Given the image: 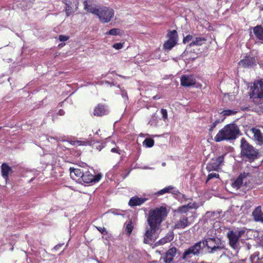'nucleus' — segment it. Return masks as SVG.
<instances>
[{
	"mask_svg": "<svg viewBox=\"0 0 263 263\" xmlns=\"http://www.w3.org/2000/svg\"><path fill=\"white\" fill-rule=\"evenodd\" d=\"M166 215V209L163 207L156 209L149 212L147 222L149 227L146 228L144 235L145 243L149 244L154 240V235L160 229L161 223Z\"/></svg>",
	"mask_w": 263,
	"mask_h": 263,
	"instance_id": "nucleus-1",
	"label": "nucleus"
},
{
	"mask_svg": "<svg viewBox=\"0 0 263 263\" xmlns=\"http://www.w3.org/2000/svg\"><path fill=\"white\" fill-rule=\"evenodd\" d=\"M190 208L187 205L181 206L178 209L179 219L175 225L176 229H184L192 223L194 216L192 213L189 212Z\"/></svg>",
	"mask_w": 263,
	"mask_h": 263,
	"instance_id": "nucleus-2",
	"label": "nucleus"
},
{
	"mask_svg": "<svg viewBox=\"0 0 263 263\" xmlns=\"http://www.w3.org/2000/svg\"><path fill=\"white\" fill-rule=\"evenodd\" d=\"M238 133V128L235 124H228L219 131L215 137L214 140L219 142L224 140H233L236 138Z\"/></svg>",
	"mask_w": 263,
	"mask_h": 263,
	"instance_id": "nucleus-3",
	"label": "nucleus"
},
{
	"mask_svg": "<svg viewBox=\"0 0 263 263\" xmlns=\"http://www.w3.org/2000/svg\"><path fill=\"white\" fill-rule=\"evenodd\" d=\"M250 99L256 104H263V80L255 81L250 86Z\"/></svg>",
	"mask_w": 263,
	"mask_h": 263,
	"instance_id": "nucleus-4",
	"label": "nucleus"
},
{
	"mask_svg": "<svg viewBox=\"0 0 263 263\" xmlns=\"http://www.w3.org/2000/svg\"><path fill=\"white\" fill-rule=\"evenodd\" d=\"M204 248V244L201 241H199L193 246H191L184 252L182 258L183 260L190 261L193 256H199L202 249Z\"/></svg>",
	"mask_w": 263,
	"mask_h": 263,
	"instance_id": "nucleus-5",
	"label": "nucleus"
},
{
	"mask_svg": "<svg viewBox=\"0 0 263 263\" xmlns=\"http://www.w3.org/2000/svg\"><path fill=\"white\" fill-rule=\"evenodd\" d=\"M101 23H108L113 18L114 11L112 8L105 6L99 7L97 15Z\"/></svg>",
	"mask_w": 263,
	"mask_h": 263,
	"instance_id": "nucleus-6",
	"label": "nucleus"
},
{
	"mask_svg": "<svg viewBox=\"0 0 263 263\" xmlns=\"http://www.w3.org/2000/svg\"><path fill=\"white\" fill-rule=\"evenodd\" d=\"M201 241L204 243V247H207L208 249H211L209 251L210 253H213L214 251L224 249V245L219 239L209 238Z\"/></svg>",
	"mask_w": 263,
	"mask_h": 263,
	"instance_id": "nucleus-7",
	"label": "nucleus"
},
{
	"mask_svg": "<svg viewBox=\"0 0 263 263\" xmlns=\"http://www.w3.org/2000/svg\"><path fill=\"white\" fill-rule=\"evenodd\" d=\"M245 231H231L227 233V237L229 238V244L233 249H237L238 246V239L244 234Z\"/></svg>",
	"mask_w": 263,
	"mask_h": 263,
	"instance_id": "nucleus-8",
	"label": "nucleus"
},
{
	"mask_svg": "<svg viewBox=\"0 0 263 263\" xmlns=\"http://www.w3.org/2000/svg\"><path fill=\"white\" fill-rule=\"evenodd\" d=\"M169 39L164 43L163 45L164 48L167 50H171L176 44L177 42V33L175 30L170 31L168 33Z\"/></svg>",
	"mask_w": 263,
	"mask_h": 263,
	"instance_id": "nucleus-9",
	"label": "nucleus"
},
{
	"mask_svg": "<svg viewBox=\"0 0 263 263\" xmlns=\"http://www.w3.org/2000/svg\"><path fill=\"white\" fill-rule=\"evenodd\" d=\"M223 156H219L215 159H212L211 161L206 166V169L209 172L212 171H218L220 165L223 162Z\"/></svg>",
	"mask_w": 263,
	"mask_h": 263,
	"instance_id": "nucleus-10",
	"label": "nucleus"
},
{
	"mask_svg": "<svg viewBox=\"0 0 263 263\" xmlns=\"http://www.w3.org/2000/svg\"><path fill=\"white\" fill-rule=\"evenodd\" d=\"M250 132L253 134V139L255 143L261 146L263 144V134L257 128H252Z\"/></svg>",
	"mask_w": 263,
	"mask_h": 263,
	"instance_id": "nucleus-11",
	"label": "nucleus"
},
{
	"mask_svg": "<svg viewBox=\"0 0 263 263\" xmlns=\"http://www.w3.org/2000/svg\"><path fill=\"white\" fill-rule=\"evenodd\" d=\"M177 252V250L175 247L170 248L165 253V255L163 257V261L165 263H174V257Z\"/></svg>",
	"mask_w": 263,
	"mask_h": 263,
	"instance_id": "nucleus-12",
	"label": "nucleus"
},
{
	"mask_svg": "<svg viewBox=\"0 0 263 263\" xmlns=\"http://www.w3.org/2000/svg\"><path fill=\"white\" fill-rule=\"evenodd\" d=\"M196 83V80L192 75H183L181 78V84L185 87L193 85Z\"/></svg>",
	"mask_w": 263,
	"mask_h": 263,
	"instance_id": "nucleus-13",
	"label": "nucleus"
},
{
	"mask_svg": "<svg viewBox=\"0 0 263 263\" xmlns=\"http://www.w3.org/2000/svg\"><path fill=\"white\" fill-rule=\"evenodd\" d=\"M259 156L258 150L248 143V161L252 162Z\"/></svg>",
	"mask_w": 263,
	"mask_h": 263,
	"instance_id": "nucleus-14",
	"label": "nucleus"
},
{
	"mask_svg": "<svg viewBox=\"0 0 263 263\" xmlns=\"http://www.w3.org/2000/svg\"><path fill=\"white\" fill-rule=\"evenodd\" d=\"M1 172L2 176L7 181L9 175L13 173V170L7 163H4L1 165Z\"/></svg>",
	"mask_w": 263,
	"mask_h": 263,
	"instance_id": "nucleus-15",
	"label": "nucleus"
},
{
	"mask_svg": "<svg viewBox=\"0 0 263 263\" xmlns=\"http://www.w3.org/2000/svg\"><path fill=\"white\" fill-rule=\"evenodd\" d=\"M247 177V174L245 173L241 174L232 183L231 185L232 187L239 189L243 184V181Z\"/></svg>",
	"mask_w": 263,
	"mask_h": 263,
	"instance_id": "nucleus-16",
	"label": "nucleus"
},
{
	"mask_svg": "<svg viewBox=\"0 0 263 263\" xmlns=\"http://www.w3.org/2000/svg\"><path fill=\"white\" fill-rule=\"evenodd\" d=\"M108 113V110L106 106L102 104H99L95 107L93 111L94 116L101 117L106 115Z\"/></svg>",
	"mask_w": 263,
	"mask_h": 263,
	"instance_id": "nucleus-17",
	"label": "nucleus"
},
{
	"mask_svg": "<svg viewBox=\"0 0 263 263\" xmlns=\"http://www.w3.org/2000/svg\"><path fill=\"white\" fill-rule=\"evenodd\" d=\"M70 177L71 178L75 180L81 181L82 177L83 176V172L80 169L74 168L70 167Z\"/></svg>",
	"mask_w": 263,
	"mask_h": 263,
	"instance_id": "nucleus-18",
	"label": "nucleus"
},
{
	"mask_svg": "<svg viewBox=\"0 0 263 263\" xmlns=\"http://www.w3.org/2000/svg\"><path fill=\"white\" fill-rule=\"evenodd\" d=\"M252 215L255 221L263 223V213L261 212L260 206L256 208L253 212Z\"/></svg>",
	"mask_w": 263,
	"mask_h": 263,
	"instance_id": "nucleus-19",
	"label": "nucleus"
},
{
	"mask_svg": "<svg viewBox=\"0 0 263 263\" xmlns=\"http://www.w3.org/2000/svg\"><path fill=\"white\" fill-rule=\"evenodd\" d=\"M146 200V198H139L137 196L133 197L129 201V205L132 206L140 205Z\"/></svg>",
	"mask_w": 263,
	"mask_h": 263,
	"instance_id": "nucleus-20",
	"label": "nucleus"
},
{
	"mask_svg": "<svg viewBox=\"0 0 263 263\" xmlns=\"http://www.w3.org/2000/svg\"><path fill=\"white\" fill-rule=\"evenodd\" d=\"M84 8L87 12L93 13L97 15L99 11V7H96L92 5H89L87 1L84 2Z\"/></svg>",
	"mask_w": 263,
	"mask_h": 263,
	"instance_id": "nucleus-21",
	"label": "nucleus"
},
{
	"mask_svg": "<svg viewBox=\"0 0 263 263\" xmlns=\"http://www.w3.org/2000/svg\"><path fill=\"white\" fill-rule=\"evenodd\" d=\"M253 31L256 37L263 42V27L256 26L253 28Z\"/></svg>",
	"mask_w": 263,
	"mask_h": 263,
	"instance_id": "nucleus-22",
	"label": "nucleus"
},
{
	"mask_svg": "<svg viewBox=\"0 0 263 263\" xmlns=\"http://www.w3.org/2000/svg\"><path fill=\"white\" fill-rule=\"evenodd\" d=\"M94 175L90 174L89 172H86L83 173L81 181H83L84 183H89L92 182L94 180Z\"/></svg>",
	"mask_w": 263,
	"mask_h": 263,
	"instance_id": "nucleus-23",
	"label": "nucleus"
},
{
	"mask_svg": "<svg viewBox=\"0 0 263 263\" xmlns=\"http://www.w3.org/2000/svg\"><path fill=\"white\" fill-rule=\"evenodd\" d=\"M206 39L204 37H196L194 40H193L190 44L189 46L190 47L194 46V45H197V46H200L202 45L205 41Z\"/></svg>",
	"mask_w": 263,
	"mask_h": 263,
	"instance_id": "nucleus-24",
	"label": "nucleus"
},
{
	"mask_svg": "<svg viewBox=\"0 0 263 263\" xmlns=\"http://www.w3.org/2000/svg\"><path fill=\"white\" fill-rule=\"evenodd\" d=\"M174 237V235L173 233H171L170 234H168L167 236L164 237V238L161 239L158 242H157V243L158 245H164L168 242L171 241L173 240Z\"/></svg>",
	"mask_w": 263,
	"mask_h": 263,
	"instance_id": "nucleus-25",
	"label": "nucleus"
},
{
	"mask_svg": "<svg viewBox=\"0 0 263 263\" xmlns=\"http://www.w3.org/2000/svg\"><path fill=\"white\" fill-rule=\"evenodd\" d=\"M241 155L242 157H247V143L245 138H242L241 140Z\"/></svg>",
	"mask_w": 263,
	"mask_h": 263,
	"instance_id": "nucleus-26",
	"label": "nucleus"
},
{
	"mask_svg": "<svg viewBox=\"0 0 263 263\" xmlns=\"http://www.w3.org/2000/svg\"><path fill=\"white\" fill-rule=\"evenodd\" d=\"M134 226L132 220H129L125 223V231L127 235L129 236L133 230Z\"/></svg>",
	"mask_w": 263,
	"mask_h": 263,
	"instance_id": "nucleus-27",
	"label": "nucleus"
},
{
	"mask_svg": "<svg viewBox=\"0 0 263 263\" xmlns=\"http://www.w3.org/2000/svg\"><path fill=\"white\" fill-rule=\"evenodd\" d=\"M66 7L65 8V11L67 17L70 16L71 14L74 12L73 8L71 6L70 4L67 3V2L64 3Z\"/></svg>",
	"mask_w": 263,
	"mask_h": 263,
	"instance_id": "nucleus-28",
	"label": "nucleus"
},
{
	"mask_svg": "<svg viewBox=\"0 0 263 263\" xmlns=\"http://www.w3.org/2000/svg\"><path fill=\"white\" fill-rule=\"evenodd\" d=\"M173 189L174 187L173 186L170 185L164 188L163 189L160 190L157 193H156V194L158 195H160L167 193H172V190Z\"/></svg>",
	"mask_w": 263,
	"mask_h": 263,
	"instance_id": "nucleus-29",
	"label": "nucleus"
},
{
	"mask_svg": "<svg viewBox=\"0 0 263 263\" xmlns=\"http://www.w3.org/2000/svg\"><path fill=\"white\" fill-rule=\"evenodd\" d=\"M143 144L147 147H151L154 144V140L151 138H147L144 140Z\"/></svg>",
	"mask_w": 263,
	"mask_h": 263,
	"instance_id": "nucleus-30",
	"label": "nucleus"
},
{
	"mask_svg": "<svg viewBox=\"0 0 263 263\" xmlns=\"http://www.w3.org/2000/svg\"><path fill=\"white\" fill-rule=\"evenodd\" d=\"M237 111H234L232 110L228 109L223 110L220 112L221 114H223V116H228L232 115H234L236 113Z\"/></svg>",
	"mask_w": 263,
	"mask_h": 263,
	"instance_id": "nucleus-31",
	"label": "nucleus"
},
{
	"mask_svg": "<svg viewBox=\"0 0 263 263\" xmlns=\"http://www.w3.org/2000/svg\"><path fill=\"white\" fill-rule=\"evenodd\" d=\"M120 30L117 28H113L110 29L106 34H109L111 35H115L119 34Z\"/></svg>",
	"mask_w": 263,
	"mask_h": 263,
	"instance_id": "nucleus-32",
	"label": "nucleus"
},
{
	"mask_svg": "<svg viewBox=\"0 0 263 263\" xmlns=\"http://www.w3.org/2000/svg\"><path fill=\"white\" fill-rule=\"evenodd\" d=\"M255 63H256V60L254 58H249V57H248V63H247L248 67L249 66L253 65L255 64Z\"/></svg>",
	"mask_w": 263,
	"mask_h": 263,
	"instance_id": "nucleus-33",
	"label": "nucleus"
},
{
	"mask_svg": "<svg viewBox=\"0 0 263 263\" xmlns=\"http://www.w3.org/2000/svg\"><path fill=\"white\" fill-rule=\"evenodd\" d=\"M79 145H91L92 143V141L91 140L79 141Z\"/></svg>",
	"mask_w": 263,
	"mask_h": 263,
	"instance_id": "nucleus-34",
	"label": "nucleus"
},
{
	"mask_svg": "<svg viewBox=\"0 0 263 263\" xmlns=\"http://www.w3.org/2000/svg\"><path fill=\"white\" fill-rule=\"evenodd\" d=\"M219 175L215 173L209 174L208 176L207 181L212 179L213 178H218Z\"/></svg>",
	"mask_w": 263,
	"mask_h": 263,
	"instance_id": "nucleus-35",
	"label": "nucleus"
},
{
	"mask_svg": "<svg viewBox=\"0 0 263 263\" xmlns=\"http://www.w3.org/2000/svg\"><path fill=\"white\" fill-rule=\"evenodd\" d=\"M192 39L193 37L192 35H188L183 38V43L184 44H186L191 41L192 40Z\"/></svg>",
	"mask_w": 263,
	"mask_h": 263,
	"instance_id": "nucleus-36",
	"label": "nucleus"
},
{
	"mask_svg": "<svg viewBox=\"0 0 263 263\" xmlns=\"http://www.w3.org/2000/svg\"><path fill=\"white\" fill-rule=\"evenodd\" d=\"M161 112L163 118L165 120L167 118V110L165 109H161Z\"/></svg>",
	"mask_w": 263,
	"mask_h": 263,
	"instance_id": "nucleus-37",
	"label": "nucleus"
},
{
	"mask_svg": "<svg viewBox=\"0 0 263 263\" xmlns=\"http://www.w3.org/2000/svg\"><path fill=\"white\" fill-rule=\"evenodd\" d=\"M123 45L122 43H116L113 45L112 47L116 49H120L122 48Z\"/></svg>",
	"mask_w": 263,
	"mask_h": 263,
	"instance_id": "nucleus-38",
	"label": "nucleus"
},
{
	"mask_svg": "<svg viewBox=\"0 0 263 263\" xmlns=\"http://www.w3.org/2000/svg\"><path fill=\"white\" fill-rule=\"evenodd\" d=\"M238 64L240 67L245 68L247 65L246 60L245 59L241 60Z\"/></svg>",
	"mask_w": 263,
	"mask_h": 263,
	"instance_id": "nucleus-39",
	"label": "nucleus"
},
{
	"mask_svg": "<svg viewBox=\"0 0 263 263\" xmlns=\"http://www.w3.org/2000/svg\"><path fill=\"white\" fill-rule=\"evenodd\" d=\"M69 36L64 35H60L59 37V39L60 41H66L68 40Z\"/></svg>",
	"mask_w": 263,
	"mask_h": 263,
	"instance_id": "nucleus-40",
	"label": "nucleus"
},
{
	"mask_svg": "<svg viewBox=\"0 0 263 263\" xmlns=\"http://www.w3.org/2000/svg\"><path fill=\"white\" fill-rule=\"evenodd\" d=\"M97 229L102 234H107V232L106 231V229L105 228H101V227H99V228H97Z\"/></svg>",
	"mask_w": 263,
	"mask_h": 263,
	"instance_id": "nucleus-41",
	"label": "nucleus"
},
{
	"mask_svg": "<svg viewBox=\"0 0 263 263\" xmlns=\"http://www.w3.org/2000/svg\"><path fill=\"white\" fill-rule=\"evenodd\" d=\"M219 121L218 120H216L215 122L211 125L210 128V131H212L213 129L215 127L217 124L219 123Z\"/></svg>",
	"mask_w": 263,
	"mask_h": 263,
	"instance_id": "nucleus-42",
	"label": "nucleus"
},
{
	"mask_svg": "<svg viewBox=\"0 0 263 263\" xmlns=\"http://www.w3.org/2000/svg\"><path fill=\"white\" fill-rule=\"evenodd\" d=\"M101 176H101V174H98L97 175L94 176L95 179H94V180H93V182H96L99 181L100 180V179L101 178Z\"/></svg>",
	"mask_w": 263,
	"mask_h": 263,
	"instance_id": "nucleus-43",
	"label": "nucleus"
},
{
	"mask_svg": "<svg viewBox=\"0 0 263 263\" xmlns=\"http://www.w3.org/2000/svg\"><path fill=\"white\" fill-rule=\"evenodd\" d=\"M79 141L78 140H77V141H74L72 142V144H73V145H79Z\"/></svg>",
	"mask_w": 263,
	"mask_h": 263,
	"instance_id": "nucleus-44",
	"label": "nucleus"
},
{
	"mask_svg": "<svg viewBox=\"0 0 263 263\" xmlns=\"http://www.w3.org/2000/svg\"><path fill=\"white\" fill-rule=\"evenodd\" d=\"M59 114H60V115H64V111H63V110H60L59 111Z\"/></svg>",
	"mask_w": 263,
	"mask_h": 263,
	"instance_id": "nucleus-45",
	"label": "nucleus"
},
{
	"mask_svg": "<svg viewBox=\"0 0 263 263\" xmlns=\"http://www.w3.org/2000/svg\"><path fill=\"white\" fill-rule=\"evenodd\" d=\"M111 152H117V149L115 148H113L111 149Z\"/></svg>",
	"mask_w": 263,
	"mask_h": 263,
	"instance_id": "nucleus-46",
	"label": "nucleus"
},
{
	"mask_svg": "<svg viewBox=\"0 0 263 263\" xmlns=\"http://www.w3.org/2000/svg\"><path fill=\"white\" fill-rule=\"evenodd\" d=\"M162 165L163 166H165V162L162 163Z\"/></svg>",
	"mask_w": 263,
	"mask_h": 263,
	"instance_id": "nucleus-47",
	"label": "nucleus"
},
{
	"mask_svg": "<svg viewBox=\"0 0 263 263\" xmlns=\"http://www.w3.org/2000/svg\"><path fill=\"white\" fill-rule=\"evenodd\" d=\"M58 247H59V246H56L55 247V249H58Z\"/></svg>",
	"mask_w": 263,
	"mask_h": 263,
	"instance_id": "nucleus-48",
	"label": "nucleus"
},
{
	"mask_svg": "<svg viewBox=\"0 0 263 263\" xmlns=\"http://www.w3.org/2000/svg\"><path fill=\"white\" fill-rule=\"evenodd\" d=\"M112 213L113 214H117L116 213V212H115L114 211H112Z\"/></svg>",
	"mask_w": 263,
	"mask_h": 263,
	"instance_id": "nucleus-49",
	"label": "nucleus"
},
{
	"mask_svg": "<svg viewBox=\"0 0 263 263\" xmlns=\"http://www.w3.org/2000/svg\"><path fill=\"white\" fill-rule=\"evenodd\" d=\"M210 214V212H207L206 214L208 215V214Z\"/></svg>",
	"mask_w": 263,
	"mask_h": 263,
	"instance_id": "nucleus-50",
	"label": "nucleus"
},
{
	"mask_svg": "<svg viewBox=\"0 0 263 263\" xmlns=\"http://www.w3.org/2000/svg\"><path fill=\"white\" fill-rule=\"evenodd\" d=\"M154 99H156V96L154 97Z\"/></svg>",
	"mask_w": 263,
	"mask_h": 263,
	"instance_id": "nucleus-51",
	"label": "nucleus"
}]
</instances>
